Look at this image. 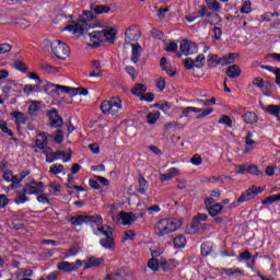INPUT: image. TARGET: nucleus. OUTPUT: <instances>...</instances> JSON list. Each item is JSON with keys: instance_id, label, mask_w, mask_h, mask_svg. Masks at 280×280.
<instances>
[{"instance_id": "obj_1", "label": "nucleus", "mask_w": 280, "mask_h": 280, "mask_svg": "<svg viewBox=\"0 0 280 280\" xmlns=\"http://www.w3.org/2000/svg\"><path fill=\"white\" fill-rule=\"evenodd\" d=\"M71 23V32L77 36V38L88 34L90 38L88 47H90V49H97L98 47H102V43H104V35L102 34V31L91 32V30L102 27V22L97 21L93 11H83L79 20L77 22L72 21Z\"/></svg>"}, {"instance_id": "obj_2", "label": "nucleus", "mask_w": 280, "mask_h": 280, "mask_svg": "<svg viewBox=\"0 0 280 280\" xmlns=\"http://www.w3.org/2000/svg\"><path fill=\"white\" fill-rule=\"evenodd\" d=\"M180 226H183V223H180L178 219H162L155 224L154 233L159 237H165V235L178 231Z\"/></svg>"}, {"instance_id": "obj_3", "label": "nucleus", "mask_w": 280, "mask_h": 280, "mask_svg": "<svg viewBox=\"0 0 280 280\" xmlns=\"http://www.w3.org/2000/svg\"><path fill=\"white\" fill-rule=\"evenodd\" d=\"M264 192V188L258 186H252L247 190L243 191L236 201L231 203V209H235V207H240L242 202H248V200H253L256 196Z\"/></svg>"}, {"instance_id": "obj_4", "label": "nucleus", "mask_w": 280, "mask_h": 280, "mask_svg": "<svg viewBox=\"0 0 280 280\" xmlns=\"http://www.w3.org/2000/svg\"><path fill=\"white\" fill-rule=\"evenodd\" d=\"M50 48L52 54L60 60H67L71 54V48L60 39L52 40L50 43Z\"/></svg>"}, {"instance_id": "obj_5", "label": "nucleus", "mask_w": 280, "mask_h": 280, "mask_svg": "<svg viewBox=\"0 0 280 280\" xmlns=\"http://www.w3.org/2000/svg\"><path fill=\"white\" fill-rule=\"evenodd\" d=\"M44 89L48 95H51V97H58V95H62V93H71V88L50 82H47Z\"/></svg>"}, {"instance_id": "obj_6", "label": "nucleus", "mask_w": 280, "mask_h": 280, "mask_svg": "<svg viewBox=\"0 0 280 280\" xmlns=\"http://www.w3.org/2000/svg\"><path fill=\"white\" fill-rule=\"evenodd\" d=\"M47 163H54V161L61 160L63 163H69L71 161V153L67 152H54L51 149L45 150Z\"/></svg>"}, {"instance_id": "obj_7", "label": "nucleus", "mask_w": 280, "mask_h": 280, "mask_svg": "<svg viewBox=\"0 0 280 280\" xmlns=\"http://www.w3.org/2000/svg\"><path fill=\"white\" fill-rule=\"evenodd\" d=\"M43 187H44L43 182H38V183L32 182V184H26L24 186V191L28 196H34L36 194H43Z\"/></svg>"}, {"instance_id": "obj_8", "label": "nucleus", "mask_w": 280, "mask_h": 280, "mask_svg": "<svg viewBox=\"0 0 280 280\" xmlns=\"http://www.w3.org/2000/svg\"><path fill=\"white\" fill-rule=\"evenodd\" d=\"M85 224L95 229V226H102L104 224V218L101 214H85Z\"/></svg>"}, {"instance_id": "obj_9", "label": "nucleus", "mask_w": 280, "mask_h": 280, "mask_svg": "<svg viewBox=\"0 0 280 280\" xmlns=\"http://www.w3.org/2000/svg\"><path fill=\"white\" fill-rule=\"evenodd\" d=\"M118 221H121L122 226H130L132 222H137V215L132 212H119L116 217Z\"/></svg>"}, {"instance_id": "obj_10", "label": "nucleus", "mask_w": 280, "mask_h": 280, "mask_svg": "<svg viewBox=\"0 0 280 280\" xmlns=\"http://www.w3.org/2000/svg\"><path fill=\"white\" fill-rule=\"evenodd\" d=\"M141 54H143V48L141 47V44L133 43L131 44V62L133 65H137L141 58Z\"/></svg>"}, {"instance_id": "obj_11", "label": "nucleus", "mask_w": 280, "mask_h": 280, "mask_svg": "<svg viewBox=\"0 0 280 280\" xmlns=\"http://www.w3.org/2000/svg\"><path fill=\"white\" fill-rule=\"evenodd\" d=\"M125 40L126 43H135L139 40V30L137 26H129L125 32Z\"/></svg>"}, {"instance_id": "obj_12", "label": "nucleus", "mask_w": 280, "mask_h": 280, "mask_svg": "<svg viewBox=\"0 0 280 280\" xmlns=\"http://www.w3.org/2000/svg\"><path fill=\"white\" fill-rule=\"evenodd\" d=\"M48 118L50 121V125L54 126V128H59V126H62L63 121L60 115H58V110L50 109L48 113Z\"/></svg>"}, {"instance_id": "obj_13", "label": "nucleus", "mask_w": 280, "mask_h": 280, "mask_svg": "<svg viewBox=\"0 0 280 280\" xmlns=\"http://www.w3.org/2000/svg\"><path fill=\"white\" fill-rule=\"evenodd\" d=\"M102 261H104V258H97L95 256H91L88 259L83 260L84 270H89V268H97V266H102Z\"/></svg>"}, {"instance_id": "obj_14", "label": "nucleus", "mask_w": 280, "mask_h": 280, "mask_svg": "<svg viewBox=\"0 0 280 280\" xmlns=\"http://www.w3.org/2000/svg\"><path fill=\"white\" fill-rule=\"evenodd\" d=\"M30 171H22L20 174L13 175V182L11 184L12 189H16L21 183H23V179L27 178L30 176Z\"/></svg>"}, {"instance_id": "obj_15", "label": "nucleus", "mask_w": 280, "mask_h": 280, "mask_svg": "<svg viewBox=\"0 0 280 280\" xmlns=\"http://www.w3.org/2000/svg\"><path fill=\"white\" fill-rule=\"evenodd\" d=\"M225 75L232 80H235V78H240V75H242V68H240L237 65H232L228 67Z\"/></svg>"}, {"instance_id": "obj_16", "label": "nucleus", "mask_w": 280, "mask_h": 280, "mask_svg": "<svg viewBox=\"0 0 280 280\" xmlns=\"http://www.w3.org/2000/svg\"><path fill=\"white\" fill-rule=\"evenodd\" d=\"M103 35V42L107 40V43H115V39L117 38V31L115 28L109 30H102Z\"/></svg>"}, {"instance_id": "obj_17", "label": "nucleus", "mask_w": 280, "mask_h": 280, "mask_svg": "<svg viewBox=\"0 0 280 280\" xmlns=\"http://www.w3.org/2000/svg\"><path fill=\"white\" fill-rule=\"evenodd\" d=\"M206 209L211 218H217V215H220V213H222V209H224V206H222V203H214L210 207H206Z\"/></svg>"}, {"instance_id": "obj_18", "label": "nucleus", "mask_w": 280, "mask_h": 280, "mask_svg": "<svg viewBox=\"0 0 280 280\" xmlns=\"http://www.w3.org/2000/svg\"><path fill=\"white\" fill-rule=\"evenodd\" d=\"M100 244L106 250H115V238L113 236L101 238Z\"/></svg>"}, {"instance_id": "obj_19", "label": "nucleus", "mask_w": 280, "mask_h": 280, "mask_svg": "<svg viewBox=\"0 0 280 280\" xmlns=\"http://www.w3.org/2000/svg\"><path fill=\"white\" fill-rule=\"evenodd\" d=\"M224 180H231V176H205L201 178V183H224Z\"/></svg>"}, {"instance_id": "obj_20", "label": "nucleus", "mask_w": 280, "mask_h": 280, "mask_svg": "<svg viewBox=\"0 0 280 280\" xmlns=\"http://www.w3.org/2000/svg\"><path fill=\"white\" fill-rule=\"evenodd\" d=\"M138 183H139V188L137 190L138 194H141V196H145L148 189H150V184L143 176L139 177Z\"/></svg>"}, {"instance_id": "obj_21", "label": "nucleus", "mask_w": 280, "mask_h": 280, "mask_svg": "<svg viewBox=\"0 0 280 280\" xmlns=\"http://www.w3.org/2000/svg\"><path fill=\"white\" fill-rule=\"evenodd\" d=\"M209 215L198 213L196 217H194L190 228L191 229H198L200 226L201 222H207Z\"/></svg>"}, {"instance_id": "obj_22", "label": "nucleus", "mask_w": 280, "mask_h": 280, "mask_svg": "<svg viewBox=\"0 0 280 280\" xmlns=\"http://www.w3.org/2000/svg\"><path fill=\"white\" fill-rule=\"evenodd\" d=\"M11 117L15 119V124L18 126H22V124H25V121H27V116L21 112H12Z\"/></svg>"}, {"instance_id": "obj_23", "label": "nucleus", "mask_w": 280, "mask_h": 280, "mask_svg": "<svg viewBox=\"0 0 280 280\" xmlns=\"http://www.w3.org/2000/svg\"><path fill=\"white\" fill-rule=\"evenodd\" d=\"M213 250V243L206 241L201 244V255L202 257H209Z\"/></svg>"}, {"instance_id": "obj_24", "label": "nucleus", "mask_w": 280, "mask_h": 280, "mask_svg": "<svg viewBox=\"0 0 280 280\" xmlns=\"http://www.w3.org/2000/svg\"><path fill=\"white\" fill-rule=\"evenodd\" d=\"M72 226H82V224H86V214H77L71 217Z\"/></svg>"}, {"instance_id": "obj_25", "label": "nucleus", "mask_w": 280, "mask_h": 280, "mask_svg": "<svg viewBox=\"0 0 280 280\" xmlns=\"http://www.w3.org/2000/svg\"><path fill=\"white\" fill-rule=\"evenodd\" d=\"M35 145L39 148V150H45V148H47V136L39 133L35 140Z\"/></svg>"}, {"instance_id": "obj_26", "label": "nucleus", "mask_w": 280, "mask_h": 280, "mask_svg": "<svg viewBox=\"0 0 280 280\" xmlns=\"http://www.w3.org/2000/svg\"><path fill=\"white\" fill-rule=\"evenodd\" d=\"M25 95H32V93H40L39 84H26L23 88Z\"/></svg>"}, {"instance_id": "obj_27", "label": "nucleus", "mask_w": 280, "mask_h": 280, "mask_svg": "<svg viewBox=\"0 0 280 280\" xmlns=\"http://www.w3.org/2000/svg\"><path fill=\"white\" fill-rule=\"evenodd\" d=\"M30 200V198H27V192H25V188L23 189V191H18L16 192V197H15V205H25V202H27Z\"/></svg>"}, {"instance_id": "obj_28", "label": "nucleus", "mask_w": 280, "mask_h": 280, "mask_svg": "<svg viewBox=\"0 0 280 280\" xmlns=\"http://www.w3.org/2000/svg\"><path fill=\"white\" fill-rule=\"evenodd\" d=\"M173 244H174L175 248H185V246L187 244V238L185 237V235H177L173 240Z\"/></svg>"}, {"instance_id": "obj_29", "label": "nucleus", "mask_w": 280, "mask_h": 280, "mask_svg": "<svg viewBox=\"0 0 280 280\" xmlns=\"http://www.w3.org/2000/svg\"><path fill=\"white\" fill-rule=\"evenodd\" d=\"M159 119H161V112L149 113L147 115V122H149L150 126H154Z\"/></svg>"}, {"instance_id": "obj_30", "label": "nucleus", "mask_w": 280, "mask_h": 280, "mask_svg": "<svg viewBox=\"0 0 280 280\" xmlns=\"http://www.w3.org/2000/svg\"><path fill=\"white\" fill-rule=\"evenodd\" d=\"M264 110H265V113L272 115V117L279 118V116H280L279 105H268L267 107L264 108Z\"/></svg>"}, {"instance_id": "obj_31", "label": "nucleus", "mask_w": 280, "mask_h": 280, "mask_svg": "<svg viewBox=\"0 0 280 280\" xmlns=\"http://www.w3.org/2000/svg\"><path fill=\"white\" fill-rule=\"evenodd\" d=\"M245 124H257V114L255 112H247L243 116Z\"/></svg>"}, {"instance_id": "obj_32", "label": "nucleus", "mask_w": 280, "mask_h": 280, "mask_svg": "<svg viewBox=\"0 0 280 280\" xmlns=\"http://www.w3.org/2000/svg\"><path fill=\"white\" fill-rule=\"evenodd\" d=\"M40 110V102L39 101H31L28 103V114L36 115Z\"/></svg>"}, {"instance_id": "obj_33", "label": "nucleus", "mask_w": 280, "mask_h": 280, "mask_svg": "<svg viewBox=\"0 0 280 280\" xmlns=\"http://www.w3.org/2000/svg\"><path fill=\"white\" fill-rule=\"evenodd\" d=\"M109 104L112 106V110L113 108H116V113H118L119 110H121V108H124V106L121 105V98L119 96H113L112 100L109 101Z\"/></svg>"}, {"instance_id": "obj_34", "label": "nucleus", "mask_w": 280, "mask_h": 280, "mask_svg": "<svg viewBox=\"0 0 280 280\" xmlns=\"http://www.w3.org/2000/svg\"><path fill=\"white\" fill-rule=\"evenodd\" d=\"M148 91V88H145V84L138 83L135 88H132L131 93L132 95H136V97H139L142 93H145Z\"/></svg>"}, {"instance_id": "obj_35", "label": "nucleus", "mask_w": 280, "mask_h": 280, "mask_svg": "<svg viewBox=\"0 0 280 280\" xmlns=\"http://www.w3.org/2000/svg\"><path fill=\"white\" fill-rule=\"evenodd\" d=\"M209 69H215L218 65H220V59H218V55H209L207 58Z\"/></svg>"}, {"instance_id": "obj_36", "label": "nucleus", "mask_w": 280, "mask_h": 280, "mask_svg": "<svg viewBox=\"0 0 280 280\" xmlns=\"http://www.w3.org/2000/svg\"><path fill=\"white\" fill-rule=\"evenodd\" d=\"M148 268H150V270H152L153 272H159L160 268H161V264H159V259L156 258H151L149 259L148 264H147Z\"/></svg>"}, {"instance_id": "obj_37", "label": "nucleus", "mask_w": 280, "mask_h": 280, "mask_svg": "<svg viewBox=\"0 0 280 280\" xmlns=\"http://www.w3.org/2000/svg\"><path fill=\"white\" fill-rule=\"evenodd\" d=\"M196 69H202L207 65V57L205 54H199L195 59Z\"/></svg>"}, {"instance_id": "obj_38", "label": "nucleus", "mask_w": 280, "mask_h": 280, "mask_svg": "<svg viewBox=\"0 0 280 280\" xmlns=\"http://www.w3.org/2000/svg\"><path fill=\"white\" fill-rule=\"evenodd\" d=\"M93 12L96 14H108V12H110V7L107 4H97L94 7Z\"/></svg>"}, {"instance_id": "obj_39", "label": "nucleus", "mask_w": 280, "mask_h": 280, "mask_svg": "<svg viewBox=\"0 0 280 280\" xmlns=\"http://www.w3.org/2000/svg\"><path fill=\"white\" fill-rule=\"evenodd\" d=\"M75 95H89V90L85 88L79 86V88H71V97H75Z\"/></svg>"}, {"instance_id": "obj_40", "label": "nucleus", "mask_w": 280, "mask_h": 280, "mask_svg": "<svg viewBox=\"0 0 280 280\" xmlns=\"http://www.w3.org/2000/svg\"><path fill=\"white\" fill-rule=\"evenodd\" d=\"M101 110L103 115H108V113H115V110H113V107L110 105V101H103L101 103Z\"/></svg>"}, {"instance_id": "obj_41", "label": "nucleus", "mask_w": 280, "mask_h": 280, "mask_svg": "<svg viewBox=\"0 0 280 280\" xmlns=\"http://www.w3.org/2000/svg\"><path fill=\"white\" fill-rule=\"evenodd\" d=\"M275 202H280V194L266 197L261 205H275Z\"/></svg>"}, {"instance_id": "obj_42", "label": "nucleus", "mask_w": 280, "mask_h": 280, "mask_svg": "<svg viewBox=\"0 0 280 280\" xmlns=\"http://www.w3.org/2000/svg\"><path fill=\"white\" fill-rule=\"evenodd\" d=\"M253 12V3L250 0H246L241 7V14H250Z\"/></svg>"}, {"instance_id": "obj_43", "label": "nucleus", "mask_w": 280, "mask_h": 280, "mask_svg": "<svg viewBox=\"0 0 280 280\" xmlns=\"http://www.w3.org/2000/svg\"><path fill=\"white\" fill-rule=\"evenodd\" d=\"M247 174H250L252 176H261L264 173L259 171L258 165L252 164L247 166Z\"/></svg>"}, {"instance_id": "obj_44", "label": "nucleus", "mask_w": 280, "mask_h": 280, "mask_svg": "<svg viewBox=\"0 0 280 280\" xmlns=\"http://www.w3.org/2000/svg\"><path fill=\"white\" fill-rule=\"evenodd\" d=\"M183 65H184V69H186V71H191V70L196 69V62L194 61V59L191 57L186 58L184 60Z\"/></svg>"}, {"instance_id": "obj_45", "label": "nucleus", "mask_w": 280, "mask_h": 280, "mask_svg": "<svg viewBox=\"0 0 280 280\" xmlns=\"http://www.w3.org/2000/svg\"><path fill=\"white\" fill-rule=\"evenodd\" d=\"M154 108H159V110H162V113H165V114H167L168 110H172V106L170 105V102L155 103Z\"/></svg>"}, {"instance_id": "obj_46", "label": "nucleus", "mask_w": 280, "mask_h": 280, "mask_svg": "<svg viewBox=\"0 0 280 280\" xmlns=\"http://www.w3.org/2000/svg\"><path fill=\"white\" fill-rule=\"evenodd\" d=\"M174 260H165L160 262V268L164 270V272H172L174 270V265H172Z\"/></svg>"}, {"instance_id": "obj_47", "label": "nucleus", "mask_w": 280, "mask_h": 280, "mask_svg": "<svg viewBox=\"0 0 280 280\" xmlns=\"http://www.w3.org/2000/svg\"><path fill=\"white\" fill-rule=\"evenodd\" d=\"M189 113H202V108L198 107H186L183 109L182 117H189Z\"/></svg>"}, {"instance_id": "obj_48", "label": "nucleus", "mask_w": 280, "mask_h": 280, "mask_svg": "<svg viewBox=\"0 0 280 280\" xmlns=\"http://www.w3.org/2000/svg\"><path fill=\"white\" fill-rule=\"evenodd\" d=\"M62 187L60 186V184L58 183H51L49 185L48 191L50 196H56V194H58V191H61Z\"/></svg>"}, {"instance_id": "obj_49", "label": "nucleus", "mask_w": 280, "mask_h": 280, "mask_svg": "<svg viewBox=\"0 0 280 280\" xmlns=\"http://www.w3.org/2000/svg\"><path fill=\"white\" fill-rule=\"evenodd\" d=\"M179 51L184 54V56H189V40L184 39L179 45Z\"/></svg>"}, {"instance_id": "obj_50", "label": "nucleus", "mask_w": 280, "mask_h": 280, "mask_svg": "<svg viewBox=\"0 0 280 280\" xmlns=\"http://www.w3.org/2000/svg\"><path fill=\"white\" fill-rule=\"evenodd\" d=\"M0 130L4 132V135H8L9 137H13L14 132L8 128V122L5 120H0Z\"/></svg>"}, {"instance_id": "obj_51", "label": "nucleus", "mask_w": 280, "mask_h": 280, "mask_svg": "<svg viewBox=\"0 0 280 280\" xmlns=\"http://www.w3.org/2000/svg\"><path fill=\"white\" fill-rule=\"evenodd\" d=\"M219 124H223L228 128H233V120L231 119V116H221V118L219 119Z\"/></svg>"}, {"instance_id": "obj_52", "label": "nucleus", "mask_w": 280, "mask_h": 280, "mask_svg": "<svg viewBox=\"0 0 280 280\" xmlns=\"http://www.w3.org/2000/svg\"><path fill=\"white\" fill-rule=\"evenodd\" d=\"M58 270L62 272H71V264L69 261H61L57 266Z\"/></svg>"}, {"instance_id": "obj_53", "label": "nucleus", "mask_w": 280, "mask_h": 280, "mask_svg": "<svg viewBox=\"0 0 280 280\" xmlns=\"http://www.w3.org/2000/svg\"><path fill=\"white\" fill-rule=\"evenodd\" d=\"M167 82L165 81L164 78H160L156 83L155 86L159 90L160 93H163V91H165V86H166Z\"/></svg>"}, {"instance_id": "obj_54", "label": "nucleus", "mask_w": 280, "mask_h": 280, "mask_svg": "<svg viewBox=\"0 0 280 280\" xmlns=\"http://www.w3.org/2000/svg\"><path fill=\"white\" fill-rule=\"evenodd\" d=\"M121 272L115 271L105 276V280H121Z\"/></svg>"}, {"instance_id": "obj_55", "label": "nucleus", "mask_w": 280, "mask_h": 280, "mask_svg": "<svg viewBox=\"0 0 280 280\" xmlns=\"http://www.w3.org/2000/svg\"><path fill=\"white\" fill-rule=\"evenodd\" d=\"M190 163L191 165H196L197 167L199 165H202V156H200V154H195L192 155V158L190 159Z\"/></svg>"}, {"instance_id": "obj_56", "label": "nucleus", "mask_w": 280, "mask_h": 280, "mask_svg": "<svg viewBox=\"0 0 280 280\" xmlns=\"http://www.w3.org/2000/svg\"><path fill=\"white\" fill-rule=\"evenodd\" d=\"M257 257L258 254H255L254 256L252 255V261L250 264H247V268H249V270H252V272H258L257 269H255V266L257 264Z\"/></svg>"}, {"instance_id": "obj_57", "label": "nucleus", "mask_w": 280, "mask_h": 280, "mask_svg": "<svg viewBox=\"0 0 280 280\" xmlns=\"http://www.w3.org/2000/svg\"><path fill=\"white\" fill-rule=\"evenodd\" d=\"M147 211L149 215H154V213H161V206L154 205V206L148 207Z\"/></svg>"}, {"instance_id": "obj_58", "label": "nucleus", "mask_w": 280, "mask_h": 280, "mask_svg": "<svg viewBox=\"0 0 280 280\" xmlns=\"http://www.w3.org/2000/svg\"><path fill=\"white\" fill-rule=\"evenodd\" d=\"M165 51L168 52H176L178 51V44H176V42H171L166 47H165Z\"/></svg>"}, {"instance_id": "obj_59", "label": "nucleus", "mask_w": 280, "mask_h": 280, "mask_svg": "<svg viewBox=\"0 0 280 280\" xmlns=\"http://www.w3.org/2000/svg\"><path fill=\"white\" fill-rule=\"evenodd\" d=\"M194 54H198V44L190 42L188 48V56H194Z\"/></svg>"}, {"instance_id": "obj_60", "label": "nucleus", "mask_w": 280, "mask_h": 280, "mask_svg": "<svg viewBox=\"0 0 280 280\" xmlns=\"http://www.w3.org/2000/svg\"><path fill=\"white\" fill-rule=\"evenodd\" d=\"M62 170H65V166H62L61 164H52L50 166L51 174H60V172H62Z\"/></svg>"}, {"instance_id": "obj_61", "label": "nucleus", "mask_w": 280, "mask_h": 280, "mask_svg": "<svg viewBox=\"0 0 280 280\" xmlns=\"http://www.w3.org/2000/svg\"><path fill=\"white\" fill-rule=\"evenodd\" d=\"M235 174H248V166L246 165H236L235 166Z\"/></svg>"}, {"instance_id": "obj_62", "label": "nucleus", "mask_w": 280, "mask_h": 280, "mask_svg": "<svg viewBox=\"0 0 280 280\" xmlns=\"http://www.w3.org/2000/svg\"><path fill=\"white\" fill-rule=\"evenodd\" d=\"M140 100H141V102H149V103H152V102H154V93L149 92V93L142 95V96L140 97Z\"/></svg>"}, {"instance_id": "obj_63", "label": "nucleus", "mask_w": 280, "mask_h": 280, "mask_svg": "<svg viewBox=\"0 0 280 280\" xmlns=\"http://www.w3.org/2000/svg\"><path fill=\"white\" fill-rule=\"evenodd\" d=\"M211 113H213V107H209L205 110L201 109V113L196 117V119H203V117H208Z\"/></svg>"}, {"instance_id": "obj_64", "label": "nucleus", "mask_w": 280, "mask_h": 280, "mask_svg": "<svg viewBox=\"0 0 280 280\" xmlns=\"http://www.w3.org/2000/svg\"><path fill=\"white\" fill-rule=\"evenodd\" d=\"M254 86H257L258 89H264L266 82L264 81V79H261V77L255 78L254 82H253Z\"/></svg>"}]
</instances>
